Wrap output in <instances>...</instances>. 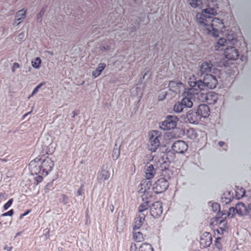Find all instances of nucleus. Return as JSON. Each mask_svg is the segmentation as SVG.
I'll list each match as a JSON object with an SVG mask.
<instances>
[{"label": "nucleus", "mask_w": 251, "mask_h": 251, "mask_svg": "<svg viewBox=\"0 0 251 251\" xmlns=\"http://www.w3.org/2000/svg\"><path fill=\"white\" fill-rule=\"evenodd\" d=\"M240 191L241 192V194H240V196H238L237 194H236V196L238 199H239L240 198H242L243 196H244L245 194V190L243 188H241L240 189Z\"/></svg>", "instance_id": "nucleus-49"}, {"label": "nucleus", "mask_w": 251, "mask_h": 251, "mask_svg": "<svg viewBox=\"0 0 251 251\" xmlns=\"http://www.w3.org/2000/svg\"><path fill=\"white\" fill-rule=\"evenodd\" d=\"M31 64L33 67L38 69L41 66V60L40 57H36L31 61Z\"/></svg>", "instance_id": "nucleus-31"}, {"label": "nucleus", "mask_w": 251, "mask_h": 251, "mask_svg": "<svg viewBox=\"0 0 251 251\" xmlns=\"http://www.w3.org/2000/svg\"><path fill=\"white\" fill-rule=\"evenodd\" d=\"M53 181L52 182L48 183L45 186L44 188V192L45 193H48L49 191L52 190L53 187Z\"/></svg>", "instance_id": "nucleus-38"}, {"label": "nucleus", "mask_w": 251, "mask_h": 251, "mask_svg": "<svg viewBox=\"0 0 251 251\" xmlns=\"http://www.w3.org/2000/svg\"><path fill=\"white\" fill-rule=\"evenodd\" d=\"M120 155V146L117 147V145L116 144L112 152V158L113 160H117Z\"/></svg>", "instance_id": "nucleus-29"}, {"label": "nucleus", "mask_w": 251, "mask_h": 251, "mask_svg": "<svg viewBox=\"0 0 251 251\" xmlns=\"http://www.w3.org/2000/svg\"><path fill=\"white\" fill-rule=\"evenodd\" d=\"M228 66V63L227 61L225 60H221L219 64L217 65V67H227Z\"/></svg>", "instance_id": "nucleus-47"}, {"label": "nucleus", "mask_w": 251, "mask_h": 251, "mask_svg": "<svg viewBox=\"0 0 251 251\" xmlns=\"http://www.w3.org/2000/svg\"><path fill=\"white\" fill-rule=\"evenodd\" d=\"M226 229H225V227H219L218 229H217V231L218 234L223 235L224 234V231H226Z\"/></svg>", "instance_id": "nucleus-48"}, {"label": "nucleus", "mask_w": 251, "mask_h": 251, "mask_svg": "<svg viewBox=\"0 0 251 251\" xmlns=\"http://www.w3.org/2000/svg\"><path fill=\"white\" fill-rule=\"evenodd\" d=\"M149 143L148 144L149 150L152 152L156 151L160 145V139L161 137L157 131H153L151 134H149Z\"/></svg>", "instance_id": "nucleus-7"}, {"label": "nucleus", "mask_w": 251, "mask_h": 251, "mask_svg": "<svg viewBox=\"0 0 251 251\" xmlns=\"http://www.w3.org/2000/svg\"><path fill=\"white\" fill-rule=\"evenodd\" d=\"M228 212V211H226V210H223L221 211V216L222 217H224V216H226V218L228 217V216H227V213Z\"/></svg>", "instance_id": "nucleus-55"}, {"label": "nucleus", "mask_w": 251, "mask_h": 251, "mask_svg": "<svg viewBox=\"0 0 251 251\" xmlns=\"http://www.w3.org/2000/svg\"><path fill=\"white\" fill-rule=\"evenodd\" d=\"M221 211L218 212V213L215 217L216 220L215 221L217 224H218L220 221H222V219H226V216L222 217L221 216Z\"/></svg>", "instance_id": "nucleus-43"}, {"label": "nucleus", "mask_w": 251, "mask_h": 251, "mask_svg": "<svg viewBox=\"0 0 251 251\" xmlns=\"http://www.w3.org/2000/svg\"><path fill=\"white\" fill-rule=\"evenodd\" d=\"M233 198V194H231L230 191H227L223 194L221 197V201L225 204H228L231 201Z\"/></svg>", "instance_id": "nucleus-21"}, {"label": "nucleus", "mask_w": 251, "mask_h": 251, "mask_svg": "<svg viewBox=\"0 0 251 251\" xmlns=\"http://www.w3.org/2000/svg\"><path fill=\"white\" fill-rule=\"evenodd\" d=\"M146 158H147L149 160H152L153 159V156L151 154H147L146 155Z\"/></svg>", "instance_id": "nucleus-57"}, {"label": "nucleus", "mask_w": 251, "mask_h": 251, "mask_svg": "<svg viewBox=\"0 0 251 251\" xmlns=\"http://www.w3.org/2000/svg\"><path fill=\"white\" fill-rule=\"evenodd\" d=\"M188 83L190 88L188 94L194 95L198 94L199 91L214 89L218 84V79H198L197 81H189Z\"/></svg>", "instance_id": "nucleus-3"}, {"label": "nucleus", "mask_w": 251, "mask_h": 251, "mask_svg": "<svg viewBox=\"0 0 251 251\" xmlns=\"http://www.w3.org/2000/svg\"><path fill=\"white\" fill-rule=\"evenodd\" d=\"M217 0H207L208 7L202 10L196 15L197 22L202 26L207 33L214 37H218L225 26L223 20L217 18L212 19V16L217 14L218 7Z\"/></svg>", "instance_id": "nucleus-1"}, {"label": "nucleus", "mask_w": 251, "mask_h": 251, "mask_svg": "<svg viewBox=\"0 0 251 251\" xmlns=\"http://www.w3.org/2000/svg\"><path fill=\"white\" fill-rule=\"evenodd\" d=\"M43 13H44V12H43V11H41V12H40V13H39V15H40V16H42V15H43Z\"/></svg>", "instance_id": "nucleus-64"}, {"label": "nucleus", "mask_w": 251, "mask_h": 251, "mask_svg": "<svg viewBox=\"0 0 251 251\" xmlns=\"http://www.w3.org/2000/svg\"><path fill=\"white\" fill-rule=\"evenodd\" d=\"M18 37L20 39H23L24 37V33H20L18 35Z\"/></svg>", "instance_id": "nucleus-62"}, {"label": "nucleus", "mask_w": 251, "mask_h": 251, "mask_svg": "<svg viewBox=\"0 0 251 251\" xmlns=\"http://www.w3.org/2000/svg\"><path fill=\"white\" fill-rule=\"evenodd\" d=\"M14 214V210L13 209H10L8 211L5 212L1 215V216L2 217H5V216H12Z\"/></svg>", "instance_id": "nucleus-46"}, {"label": "nucleus", "mask_w": 251, "mask_h": 251, "mask_svg": "<svg viewBox=\"0 0 251 251\" xmlns=\"http://www.w3.org/2000/svg\"><path fill=\"white\" fill-rule=\"evenodd\" d=\"M20 68V65L18 63H14L12 68V71L15 72V70Z\"/></svg>", "instance_id": "nucleus-52"}, {"label": "nucleus", "mask_w": 251, "mask_h": 251, "mask_svg": "<svg viewBox=\"0 0 251 251\" xmlns=\"http://www.w3.org/2000/svg\"><path fill=\"white\" fill-rule=\"evenodd\" d=\"M150 201L148 200L146 201L140 205L138 207V211L140 214L145 213V215L148 212V208H150L149 205Z\"/></svg>", "instance_id": "nucleus-23"}, {"label": "nucleus", "mask_w": 251, "mask_h": 251, "mask_svg": "<svg viewBox=\"0 0 251 251\" xmlns=\"http://www.w3.org/2000/svg\"><path fill=\"white\" fill-rule=\"evenodd\" d=\"M44 231H46L45 233V236L47 238H49V237L50 236V229L47 228L44 230Z\"/></svg>", "instance_id": "nucleus-54"}, {"label": "nucleus", "mask_w": 251, "mask_h": 251, "mask_svg": "<svg viewBox=\"0 0 251 251\" xmlns=\"http://www.w3.org/2000/svg\"><path fill=\"white\" fill-rule=\"evenodd\" d=\"M213 65L210 61L203 62L200 67L201 75H205L204 78H208L209 76L212 78H220L221 77V71L218 69L213 68Z\"/></svg>", "instance_id": "nucleus-4"}, {"label": "nucleus", "mask_w": 251, "mask_h": 251, "mask_svg": "<svg viewBox=\"0 0 251 251\" xmlns=\"http://www.w3.org/2000/svg\"><path fill=\"white\" fill-rule=\"evenodd\" d=\"M185 119H186V122H188L192 124H197L201 120L199 115L197 114L195 108L190 109L187 112Z\"/></svg>", "instance_id": "nucleus-14"}, {"label": "nucleus", "mask_w": 251, "mask_h": 251, "mask_svg": "<svg viewBox=\"0 0 251 251\" xmlns=\"http://www.w3.org/2000/svg\"><path fill=\"white\" fill-rule=\"evenodd\" d=\"M69 197L67 196L65 194H62L59 201L61 203L66 205L69 202Z\"/></svg>", "instance_id": "nucleus-35"}, {"label": "nucleus", "mask_w": 251, "mask_h": 251, "mask_svg": "<svg viewBox=\"0 0 251 251\" xmlns=\"http://www.w3.org/2000/svg\"><path fill=\"white\" fill-rule=\"evenodd\" d=\"M169 187L168 181L165 178H160L152 185V190L156 194H160L165 192Z\"/></svg>", "instance_id": "nucleus-9"}, {"label": "nucleus", "mask_w": 251, "mask_h": 251, "mask_svg": "<svg viewBox=\"0 0 251 251\" xmlns=\"http://www.w3.org/2000/svg\"><path fill=\"white\" fill-rule=\"evenodd\" d=\"M109 209H110V211L112 213L113 212V211H114V207L113 206V205L112 204H111L110 205H109Z\"/></svg>", "instance_id": "nucleus-60"}, {"label": "nucleus", "mask_w": 251, "mask_h": 251, "mask_svg": "<svg viewBox=\"0 0 251 251\" xmlns=\"http://www.w3.org/2000/svg\"><path fill=\"white\" fill-rule=\"evenodd\" d=\"M133 239L134 241L139 242L144 240L143 233L142 231H133Z\"/></svg>", "instance_id": "nucleus-25"}, {"label": "nucleus", "mask_w": 251, "mask_h": 251, "mask_svg": "<svg viewBox=\"0 0 251 251\" xmlns=\"http://www.w3.org/2000/svg\"><path fill=\"white\" fill-rule=\"evenodd\" d=\"M162 212V203L159 201L154 202L150 206V214L154 218H157L160 217Z\"/></svg>", "instance_id": "nucleus-12"}, {"label": "nucleus", "mask_w": 251, "mask_h": 251, "mask_svg": "<svg viewBox=\"0 0 251 251\" xmlns=\"http://www.w3.org/2000/svg\"><path fill=\"white\" fill-rule=\"evenodd\" d=\"M155 167H156V165L153 166L150 163L146 164L145 167L146 178L151 179L154 177L156 173V168Z\"/></svg>", "instance_id": "nucleus-19"}, {"label": "nucleus", "mask_w": 251, "mask_h": 251, "mask_svg": "<svg viewBox=\"0 0 251 251\" xmlns=\"http://www.w3.org/2000/svg\"><path fill=\"white\" fill-rule=\"evenodd\" d=\"M54 162L49 156H38L30 161L29 170L31 175L41 174L47 176L52 170Z\"/></svg>", "instance_id": "nucleus-2"}, {"label": "nucleus", "mask_w": 251, "mask_h": 251, "mask_svg": "<svg viewBox=\"0 0 251 251\" xmlns=\"http://www.w3.org/2000/svg\"><path fill=\"white\" fill-rule=\"evenodd\" d=\"M26 16V11L24 9H21L18 11L16 14L15 24L18 25L20 23V20L24 19Z\"/></svg>", "instance_id": "nucleus-22"}, {"label": "nucleus", "mask_w": 251, "mask_h": 251, "mask_svg": "<svg viewBox=\"0 0 251 251\" xmlns=\"http://www.w3.org/2000/svg\"><path fill=\"white\" fill-rule=\"evenodd\" d=\"M178 119L176 116L168 115L165 120L160 123V128L163 130H170L176 126Z\"/></svg>", "instance_id": "nucleus-6"}, {"label": "nucleus", "mask_w": 251, "mask_h": 251, "mask_svg": "<svg viewBox=\"0 0 251 251\" xmlns=\"http://www.w3.org/2000/svg\"><path fill=\"white\" fill-rule=\"evenodd\" d=\"M188 137L191 139H195L197 137V134L193 129H190L188 131Z\"/></svg>", "instance_id": "nucleus-36"}, {"label": "nucleus", "mask_w": 251, "mask_h": 251, "mask_svg": "<svg viewBox=\"0 0 251 251\" xmlns=\"http://www.w3.org/2000/svg\"><path fill=\"white\" fill-rule=\"evenodd\" d=\"M212 242V237L210 233L204 232L200 238V245L203 248H207L210 246Z\"/></svg>", "instance_id": "nucleus-17"}, {"label": "nucleus", "mask_w": 251, "mask_h": 251, "mask_svg": "<svg viewBox=\"0 0 251 251\" xmlns=\"http://www.w3.org/2000/svg\"><path fill=\"white\" fill-rule=\"evenodd\" d=\"M251 213V203L248 204V207L247 208V211H245V215H250Z\"/></svg>", "instance_id": "nucleus-51"}, {"label": "nucleus", "mask_w": 251, "mask_h": 251, "mask_svg": "<svg viewBox=\"0 0 251 251\" xmlns=\"http://www.w3.org/2000/svg\"><path fill=\"white\" fill-rule=\"evenodd\" d=\"M37 176L34 178L36 182V185H38L39 183L41 182L43 179V176L41 174H37Z\"/></svg>", "instance_id": "nucleus-44"}, {"label": "nucleus", "mask_w": 251, "mask_h": 251, "mask_svg": "<svg viewBox=\"0 0 251 251\" xmlns=\"http://www.w3.org/2000/svg\"><path fill=\"white\" fill-rule=\"evenodd\" d=\"M193 104L191 97H185L181 101L176 102L174 106V111L176 113L181 112L183 109L191 108Z\"/></svg>", "instance_id": "nucleus-8"}, {"label": "nucleus", "mask_w": 251, "mask_h": 251, "mask_svg": "<svg viewBox=\"0 0 251 251\" xmlns=\"http://www.w3.org/2000/svg\"><path fill=\"white\" fill-rule=\"evenodd\" d=\"M139 251H154V250L151 244L147 243H143L140 245Z\"/></svg>", "instance_id": "nucleus-27"}, {"label": "nucleus", "mask_w": 251, "mask_h": 251, "mask_svg": "<svg viewBox=\"0 0 251 251\" xmlns=\"http://www.w3.org/2000/svg\"><path fill=\"white\" fill-rule=\"evenodd\" d=\"M145 213H142L138 215H136L134 219V222L132 225L133 231H135L139 229H141V230L145 229V228L143 227V224L145 221Z\"/></svg>", "instance_id": "nucleus-15"}, {"label": "nucleus", "mask_w": 251, "mask_h": 251, "mask_svg": "<svg viewBox=\"0 0 251 251\" xmlns=\"http://www.w3.org/2000/svg\"><path fill=\"white\" fill-rule=\"evenodd\" d=\"M190 4L194 8L201 7L202 4L201 0H189Z\"/></svg>", "instance_id": "nucleus-30"}, {"label": "nucleus", "mask_w": 251, "mask_h": 251, "mask_svg": "<svg viewBox=\"0 0 251 251\" xmlns=\"http://www.w3.org/2000/svg\"><path fill=\"white\" fill-rule=\"evenodd\" d=\"M236 213L240 216H245V211H247V207L243 202H239L236 204L235 207H231L227 213V216L232 218Z\"/></svg>", "instance_id": "nucleus-10"}, {"label": "nucleus", "mask_w": 251, "mask_h": 251, "mask_svg": "<svg viewBox=\"0 0 251 251\" xmlns=\"http://www.w3.org/2000/svg\"><path fill=\"white\" fill-rule=\"evenodd\" d=\"M110 176V173L108 171L102 168L100 175V179L102 181L108 179Z\"/></svg>", "instance_id": "nucleus-28"}, {"label": "nucleus", "mask_w": 251, "mask_h": 251, "mask_svg": "<svg viewBox=\"0 0 251 251\" xmlns=\"http://www.w3.org/2000/svg\"><path fill=\"white\" fill-rule=\"evenodd\" d=\"M226 219H222V221L218 223L219 225H221V227H225V229L226 230L228 229V226L227 222L226 221Z\"/></svg>", "instance_id": "nucleus-45"}, {"label": "nucleus", "mask_w": 251, "mask_h": 251, "mask_svg": "<svg viewBox=\"0 0 251 251\" xmlns=\"http://www.w3.org/2000/svg\"><path fill=\"white\" fill-rule=\"evenodd\" d=\"M139 193H143V195L142 196L143 201H144L145 199H146L147 201L149 198H151L152 197V195L149 190H147L145 192H139Z\"/></svg>", "instance_id": "nucleus-37"}, {"label": "nucleus", "mask_w": 251, "mask_h": 251, "mask_svg": "<svg viewBox=\"0 0 251 251\" xmlns=\"http://www.w3.org/2000/svg\"><path fill=\"white\" fill-rule=\"evenodd\" d=\"M31 209H29V210H27L26 211H25L24 213H23L22 214L24 215V216H25L26 215H27V214H28L30 212H31Z\"/></svg>", "instance_id": "nucleus-59"}, {"label": "nucleus", "mask_w": 251, "mask_h": 251, "mask_svg": "<svg viewBox=\"0 0 251 251\" xmlns=\"http://www.w3.org/2000/svg\"><path fill=\"white\" fill-rule=\"evenodd\" d=\"M106 65L104 63H101L99 64L98 67L92 72V75L94 77H98L101 73V72L105 68Z\"/></svg>", "instance_id": "nucleus-24"}, {"label": "nucleus", "mask_w": 251, "mask_h": 251, "mask_svg": "<svg viewBox=\"0 0 251 251\" xmlns=\"http://www.w3.org/2000/svg\"><path fill=\"white\" fill-rule=\"evenodd\" d=\"M13 201V199H9L8 201L4 204V205H3L4 210H6L8 209L12 205Z\"/></svg>", "instance_id": "nucleus-42"}, {"label": "nucleus", "mask_w": 251, "mask_h": 251, "mask_svg": "<svg viewBox=\"0 0 251 251\" xmlns=\"http://www.w3.org/2000/svg\"><path fill=\"white\" fill-rule=\"evenodd\" d=\"M151 186L152 183L151 179H148V178L143 179L140 184V188L139 192H145L147 190H150Z\"/></svg>", "instance_id": "nucleus-20"}, {"label": "nucleus", "mask_w": 251, "mask_h": 251, "mask_svg": "<svg viewBox=\"0 0 251 251\" xmlns=\"http://www.w3.org/2000/svg\"><path fill=\"white\" fill-rule=\"evenodd\" d=\"M188 145L182 140L175 141L172 146L173 151L177 153L183 154L188 150Z\"/></svg>", "instance_id": "nucleus-13"}, {"label": "nucleus", "mask_w": 251, "mask_h": 251, "mask_svg": "<svg viewBox=\"0 0 251 251\" xmlns=\"http://www.w3.org/2000/svg\"><path fill=\"white\" fill-rule=\"evenodd\" d=\"M7 197V194L5 193H0V201H1L3 199H6Z\"/></svg>", "instance_id": "nucleus-53"}, {"label": "nucleus", "mask_w": 251, "mask_h": 251, "mask_svg": "<svg viewBox=\"0 0 251 251\" xmlns=\"http://www.w3.org/2000/svg\"><path fill=\"white\" fill-rule=\"evenodd\" d=\"M221 237H218L216 238L214 242V245L219 251H221L223 250V245L221 242Z\"/></svg>", "instance_id": "nucleus-32"}, {"label": "nucleus", "mask_w": 251, "mask_h": 251, "mask_svg": "<svg viewBox=\"0 0 251 251\" xmlns=\"http://www.w3.org/2000/svg\"><path fill=\"white\" fill-rule=\"evenodd\" d=\"M79 114V110H74L73 112V115L72 116V118H75V116L78 115Z\"/></svg>", "instance_id": "nucleus-56"}, {"label": "nucleus", "mask_w": 251, "mask_h": 251, "mask_svg": "<svg viewBox=\"0 0 251 251\" xmlns=\"http://www.w3.org/2000/svg\"><path fill=\"white\" fill-rule=\"evenodd\" d=\"M137 249V245L134 243H131L130 247V251H136Z\"/></svg>", "instance_id": "nucleus-50"}, {"label": "nucleus", "mask_w": 251, "mask_h": 251, "mask_svg": "<svg viewBox=\"0 0 251 251\" xmlns=\"http://www.w3.org/2000/svg\"><path fill=\"white\" fill-rule=\"evenodd\" d=\"M24 217H25V216H24V215H23V214H21V215H20V217H19V219H23V218Z\"/></svg>", "instance_id": "nucleus-63"}, {"label": "nucleus", "mask_w": 251, "mask_h": 251, "mask_svg": "<svg viewBox=\"0 0 251 251\" xmlns=\"http://www.w3.org/2000/svg\"><path fill=\"white\" fill-rule=\"evenodd\" d=\"M175 152H174L173 151H166V159L169 161H171V160H173L175 157Z\"/></svg>", "instance_id": "nucleus-33"}, {"label": "nucleus", "mask_w": 251, "mask_h": 251, "mask_svg": "<svg viewBox=\"0 0 251 251\" xmlns=\"http://www.w3.org/2000/svg\"><path fill=\"white\" fill-rule=\"evenodd\" d=\"M195 108L201 119L202 118H206L210 115V108L207 104H201Z\"/></svg>", "instance_id": "nucleus-16"}, {"label": "nucleus", "mask_w": 251, "mask_h": 251, "mask_svg": "<svg viewBox=\"0 0 251 251\" xmlns=\"http://www.w3.org/2000/svg\"><path fill=\"white\" fill-rule=\"evenodd\" d=\"M202 98L204 99L205 102L208 104H214L218 99L217 94L214 92H209L205 94H202Z\"/></svg>", "instance_id": "nucleus-18"}, {"label": "nucleus", "mask_w": 251, "mask_h": 251, "mask_svg": "<svg viewBox=\"0 0 251 251\" xmlns=\"http://www.w3.org/2000/svg\"><path fill=\"white\" fill-rule=\"evenodd\" d=\"M173 175V172L168 168H165L164 170H163L161 173V176H162L161 178H165L166 180L168 181L169 179Z\"/></svg>", "instance_id": "nucleus-26"}, {"label": "nucleus", "mask_w": 251, "mask_h": 251, "mask_svg": "<svg viewBox=\"0 0 251 251\" xmlns=\"http://www.w3.org/2000/svg\"><path fill=\"white\" fill-rule=\"evenodd\" d=\"M212 209L213 212H219L220 211V205L217 202H214L212 205Z\"/></svg>", "instance_id": "nucleus-39"}, {"label": "nucleus", "mask_w": 251, "mask_h": 251, "mask_svg": "<svg viewBox=\"0 0 251 251\" xmlns=\"http://www.w3.org/2000/svg\"><path fill=\"white\" fill-rule=\"evenodd\" d=\"M224 54L229 60H236L239 56V51L235 47L229 45L225 49Z\"/></svg>", "instance_id": "nucleus-11"}, {"label": "nucleus", "mask_w": 251, "mask_h": 251, "mask_svg": "<svg viewBox=\"0 0 251 251\" xmlns=\"http://www.w3.org/2000/svg\"><path fill=\"white\" fill-rule=\"evenodd\" d=\"M12 249H13L12 247H8L7 246H5L4 247V250H7V251H11Z\"/></svg>", "instance_id": "nucleus-58"}, {"label": "nucleus", "mask_w": 251, "mask_h": 251, "mask_svg": "<svg viewBox=\"0 0 251 251\" xmlns=\"http://www.w3.org/2000/svg\"><path fill=\"white\" fill-rule=\"evenodd\" d=\"M45 82H42L38 84L36 87L33 89L32 93L28 97V99H30L32 97H33L35 94H36L39 91V90L45 85Z\"/></svg>", "instance_id": "nucleus-34"}, {"label": "nucleus", "mask_w": 251, "mask_h": 251, "mask_svg": "<svg viewBox=\"0 0 251 251\" xmlns=\"http://www.w3.org/2000/svg\"><path fill=\"white\" fill-rule=\"evenodd\" d=\"M169 84L171 86H174L175 84L176 85V86L178 87V88H180L181 86L183 87V84L182 82H177L175 81H170L169 82Z\"/></svg>", "instance_id": "nucleus-41"}, {"label": "nucleus", "mask_w": 251, "mask_h": 251, "mask_svg": "<svg viewBox=\"0 0 251 251\" xmlns=\"http://www.w3.org/2000/svg\"><path fill=\"white\" fill-rule=\"evenodd\" d=\"M237 41L234 33H232L231 35L227 34L226 35V38H221L218 40L215 45V49L217 50H223V47L226 46L228 47L229 45H235Z\"/></svg>", "instance_id": "nucleus-5"}, {"label": "nucleus", "mask_w": 251, "mask_h": 251, "mask_svg": "<svg viewBox=\"0 0 251 251\" xmlns=\"http://www.w3.org/2000/svg\"><path fill=\"white\" fill-rule=\"evenodd\" d=\"M225 144V142L223 141H220L218 143V145L220 147H223Z\"/></svg>", "instance_id": "nucleus-61"}, {"label": "nucleus", "mask_w": 251, "mask_h": 251, "mask_svg": "<svg viewBox=\"0 0 251 251\" xmlns=\"http://www.w3.org/2000/svg\"><path fill=\"white\" fill-rule=\"evenodd\" d=\"M84 184H82L76 191V197L81 196L84 193Z\"/></svg>", "instance_id": "nucleus-40"}]
</instances>
